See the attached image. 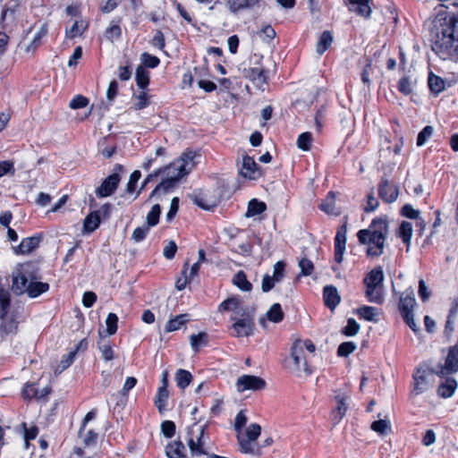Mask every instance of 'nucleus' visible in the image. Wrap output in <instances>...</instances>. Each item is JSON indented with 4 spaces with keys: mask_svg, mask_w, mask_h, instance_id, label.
Segmentation results:
<instances>
[{
    "mask_svg": "<svg viewBox=\"0 0 458 458\" xmlns=\"http://www.w3.org/2000/svg\"><path fill=\"white\" fill-rule=\"evenodd\" d=\"M16 313H2L0 315V337L13 335L18 331Z\"/></svg>",
    "mask_w": 458,
    "mask_h": 458,
    "instance_id": "4468645a",
    "label": "nucleus"
},
{
    "mask_svg": "<svg viewBox=\"0 0 458 458\" xmlns=\"http://www.w3.org/2000/svg\"><path fill=\"white\" fill-rule=\"evenodd\" d=\"M384 273L381 267L372 269L364 278L365 284L383 285Z\"/></svg>",
    "mask_w": 458,
    "mask_h": 458,
    "instance_id": "7c9ffc66",
    "label": "nucleus"
},
{
    "mask_svg": "<svg viewBox=\"0 0 458 458\" xmlns=\"http://www.w3.org/2000/svg\"><path fill=\"white\" fill-rule=\"evenodd\" d=\"M333 42V36L330 31L326 30L324 31L316 47V51L318 55H322L332 44Z\"/></svg>",
    "mask_w": 458,
    "mask_h": 458,
    "instance_id": "e433bc0d",
    "label": "nucleus"
},
{
    "mask_svg": "<svg viewBox=\"0 0 458 458\" xmlns=\"http://www.w3.org/2000/svg\"><path fill=\"white\" fill-rule=\"evenodd\" d=\"M266 387V381L253 375H242L236 381V389L242 393L247 390L259 391Z\"/></svg>",
    "mask_w": 458,
    "mask_h": 458,
    "instance_id": "9b49d317",
    "label": "nucleus"
},
{
    "mask_svg": "<svg viewBox=\"0 0 458 458\" xmlns=\"http://www.w3.org/2000/svg\"><path fill=\"white\" fill-rule=\"evenodd\" d=\"M360 330V325L353 318H349L347 321V326L344 327L343 333L345 335L352 336L355 335Z\"/></svg>",
    "mask_w": 458,
    "mask_h": 458,
    "instance_id": "052dcab7",
    "label": "nucleus"
},
{
    "mask_svg": "<svg viewBox=\"0 0 458 458\" xmlns=\"http://www.w3.org/2000/svg\"><path fill=\"white\" fill-rule=\"evenodd\" d=\"M89 98L82 95H78L70 101L69 107L72 109L84 108L89 105Z\"/></svg>",
    "mask_w": 458,
    "mask_h": 458,
    "instance_id": "bf43d9fd",
    "label": "nucleus"
},
{
    "mask_svg": "<svg viewBox=\"0 0 458 458\" xmlns=\"http://www.w3.org/2000/svg\"><path fill=\"white\" fill-rule=\"evenodd\" d=\"M240 300L236 297H231L224 301L218 307L219 311L232 310L235 315L241 314Z\"/></svg>",
    "mask_w": 458,
    "mask_h": 458,
    "instance_id": "473e14b6",
    "label": "nucleus"
},
{
    "mask_svg": "<svg viewBox=\"0 0 458 458\" xmlns=\"http://www.w3.org/2000/svg\"><path fill=\"white\" fill-rule=\"evenodd\" d=\"M351 396L348 393L335 392V406L331 412V418L334 425H337L345 416L349 409V401Z\"/></svg>",
    "mask_w": 458,
    "mask_h": 458,
    "instance_id": "9d476101",
    "label": "nucleus"
},
{
    "mask_svg": "<svg viewBox=\"0 0 458 458\" xmlns=\"http://www.w3.org/2000/svg\"><path fill=\"white\" fill-rule=\"evenodd\" d=\"M370 428L381 436L391 432V423L388 420H378L372 422Z\"/></svg>",
    "mask_w": 458,
    "mask_h": 458,
    "instance_id": "c03bdc74",
    "label": "nucleus"
},
{
    "mask_svg": "<svg viewBox=\"0 0 458 458\" xmlns=\"http://www.w3.org/2000/svg\"><path fill=\"white\" fill-rule=\"evenodd\" d=\"M47 27L46 24H42L30 42H23L19 45L21 51L26 55L34 54L38 47L41 45V39L47 35Z\"/></svg>",
    "mask_w": 458,
    "mask_h": 458,
    "instance_id": "dca6fc26",
    "label": "nucleus"
},
{
    "mask_svg": "<svg viewBox=\"0 0 458 458\" xmlns=\"http://www.w3.org/2000/svg\"><path fill=\"white\" fill-rule=\"evenodd\" d=\"M365 295L369 301L381 304L384 301L383 285L365 284Z\"/></svg>",
    "mask_w": 458,
    "mask_h": 458,
    "instance_id": "393cba45",
    "label": "nucleus"
},
{
    "mask_svg": "<svg viewBox=\"0 0 458 458\" xmlns=\"http://www.w3.org/2000/svg\"><path fill=\"white\" fill-rule=\"evenodd\" d=\"M200 159L201 154L199 152L189 148L182 153L179 160L169 165L174 168V175L181 179L189 174L195 165L200 162Z\"/></svg>",
    "mask_w": 458,
    "mask_h": 458,
    "instance_id": "423d86ee",
    "label": "nucleus"
},
{
    "mask_svg": "<svg viewBox=\"0 0 458 458\" xmlns=\"http://www.w3.org/2000/svg\"><path fill=\"white\" fill-rule=\"evenodd\" d=\"M284 366L290 373L300 378H307L313 372L299 344H293L290 356L284 360Z\"/></svg>",
    "mask_w": 458,
    "mask_h": 458,
    "instance_id": "20e7f679",
    "label": "nucleus"
},
{
    "mask_svg": "<svg viewBox=\"0 0 458 458\" xmlns=\"http://www.w3.org/2000/svg\"><path fill=\"white\" fill-rule=\"evenodd\" d=\"M84 430L85 428H82V427L79 430V437L81 439L82 444L87 447L94 445L97 443L98 434L92 429L86 432Z\"/></svg>",
    "mask_w": 458,
    "mask_h": 458,
    "instance_id": "37998d69",
    "label": "nucleus"
},
{
    "mask_svg": "<svg viewBox=\"0 0 458 458\" xmlns=\"http://www.w3.org/2000/svg\"><path fill=\"white\" fill-rule=\"evenodd\" d=\"M357 314L367 321H377L378 309L371 306H362L357 310Z\"/></svg>",
    "mask_w": 458,
    "mask_h": 458,
    "instance_id": "2f4dec72",
    "label": "nucleus"
},
{
    "mask_svg": "<svg viewBox=\"0 0 458 458\" xmlns=\"http://www.w3.org/2000/svg\"><path fill=\"white\" fill-rule=\"evenodd\" d=\"M188 317V314H181L174 317V318L169 319L165 325V331L173 332L178 330L182 325H184L189 320Z\"/></svg>",
    "mask_w": 458,
    "mask_h": 458,
    "instance_id": "ea45409f",
    "label": "nucleus"
},
{
    "mask_svg": "<svg viewBox=\"0 0 458 458\" xmlns=\"http://www.w3.org/2000/svg\"><path fill=\"white\" fill-rule=\"evenodd\" d=\"M398 234L403 240V242L407 245L408 250L412 236V225L407 221L402 222L399 227Z\"/></svg>",
    "mask_w": 458,
    "mask_h": 458,
    "instance_id": "c9c22d12",
    "label": "nucleus"
},
{
    "mask_svg": "<svg viewBox=\"0 0 458 458\" xmlns=\"http://www.w3.org/2000/svg\"><path fill=\"white\" fill-rule=\"evenodd\" d=\"M346 225L341 226L335 238V260L341 263L344 259V253L346 245Z\"/></svg>",
    "mask_w": 458,
    "mask_h": 458,
    "instance_id": "a211bd4d",
    "label": "nucleus"
},
{
    "mask_svg": "<svg viewBox=\"0 0 458 458\" xmlns=\"http://www.w3.org/2000/svg\"><path fill=\"white\" fill-rule=\"evenodd\" d=\"M196 431L198 432L196 436V440L191 437L189 441L188 445L191 449V452L193 455H200L205 454L206 452L203 449V442H202V436L204 433V428L202 426L196 427Z\"/></svg>",
    "mask_w": 458,
    "mask_h": 458,
    "instance_id": "4be33fe9",
    "label": "nucleus"
},
{
    "mask_svg": "<svg viewBox=\"0 0 458 458\" xmlns=\"http://www.w3.org/2000/svg\"><path fill=\"white\" fill-rule=\"evenodd\" d=\"M191 374L185 369H180L175 373V381L177 386L181 389H185L191 382Z\"/></svg>",
    "mask_w": 458,
    "mask_h": 458,
    "instance_id": "58836bf2",
    "label": "nucleus"
},
{
    "mask_svg": "<svg viewBox=\"0 0 458 458\" xmlns=\"http://www.w3.org/2000/svg\"><path fill=\"white\" fill-rule=\"evenodd\" d=\"M39 242V236L24 238L14 250L17 254H29L38 246Z\"/></svg>",
    "mask_w": 458,
    "mask_h": 458,
    "instance_id": "5701e85b",
    "label": "nucleus"
},
{
    "mask_svg": "<svg viewBox=\"0 0 458 458\" xmlns=\"http://www.w3.org/2000/svg\"><path fill=\"white\" fill-rule=\"evenodd\" d=\"M243 76L256 90L264 91L267 85V75L262 66H249L243 69Z\"/></svg>",
    "mask_w": 458,
    "mask_h": 458,
    "instance_id": "1a4fd4ad",
    "label": "nucleus"
},
{
    "mask_svg": "<svg viewBox=\"0 0 458 458\" xmlns=\"http://www.w3.org/2000/svg\"><path fill=\"white\" fill-rule=\"evenodd\" d=\"M31 263L20 264L13 275L12 289L17 294L27 293L35 298L49 289L47 283L37 282Z\"/></svg>",
    "mask_w": 458,
    "mask_h": 458,
    "instance_id": "7ed1b4c3",
    "label": "nucleus"
},
{
    "mask_svg": "<svg viewBox=\"0 0 458 458\" xmlns=\"http://www.w3.org/2000/svg\"><path fill=\"white\" fill-rule=\"evenodd\" d=\"M120 182V176L117 174H113L106 177L101 185L97 188L96 194L98 197L110 196L117 188Z\"/></svg>",
    "mask_w": 458,
    "mask_h": 458,
    "instance_id": "f3484780",
    "label": "nucleus"
},
{
    "mask_svg": "<svg viewBox=\"0 0 458 458\" xmlns=\"http://www.w3.org/2000/svg\"><path fill=\"white\" fill-rule=\"evenodd\" d=\"M389 233L388 224L386 219H373L369 228L358 232L357 237L360 244L366 246L369 257H379L384 252L385 242Z\"/></svg>",
    "mask_w": 458,
    "mask_h": 458,
    "instance_id": "f257e3e1",
    "label": "nucleus"
},
{
    "mask_svg": "<svg viewBox=\"0 0 458 458\" xmlns=\"http://www.w3.org/2000/svg\"><path fill=\"white\" fill-rule=\"evenodd\" d=\"M118 317L114 313H109L106 319V331L108 335H114L117 331Z\"/></svg>",
    "mask_w": 458,
    "mask_h": 458,
    "instance_id": "6e6d98bb",
    "label": "nucleus"
},
{
    "mask_svg": "<svg viewBox=\"0 0 458 458\" xmlns=\"http://www.w3.org/2000/svg\"><path fill=\"white\" fill-rule=\"evenodd\" d=\"M414 83L409 77H403L398 82V89L403 95H411L413 92Z\"/></svg>",
    "mask_w": 458,
    "mask_h": 458,
    "instance_id": "864d4df0",
    "label": "nucleus"
},
{
    "mask_svg": "<svg viewBox=\"0 0 458 458\" xmlns=\"http://www.w3.org/2000/svg\"><path fill=\"white\" fill-rule=\"evenodd\" d=\"M435 373L428 369H418L413 374V388L411 394H421L433 387Z\"/></svg>",
    "mask_w": 458,
    "mask_h": 458,
    "instance_id": "0eeeda50",
    "label": "nucleus"
},
{
    "mask_svg": "<svg viewBox=\"0 0 458 458\" xmlns=\"http://www.w3.org/2000/svg\"><path fill=\"white\" fill-rule=\"evenodd\" d=\"M401 214L410 219H418L420 216V211L414 209L411 205L405 204L401 210Z\"/></svg>",
    "mask_w": 458,
    "mask_h": 458,
    "instance_id": "774afa93",
    "label": "nucleus"
},
{
    "mask_svg": "<svg viewBox=\"0 0 458 458\" xmlns=\"http://www.w3.org/2000/svg\"><path fill=\"white\" fill-rule=\"evenodd\" d=\"M266 204L256 199H251L248 205L247 216H253L261 214L266 210Z\"/></svg>",
    "mask_w": 458,
    "mask_h": 458,
    "instance_id": "8fccbe9b",
    "label": "nucleus"
},
{
    "mask_svg": "<svg viewBox=\"0 0 458 458\" xmlns=\"http://www.w3.org/2000/svg\"><path fill=\"white\" fill-rule=\"evenodd\" d=\"M356 349V345L352 342L342 343L337 350L339 356L346 357Z\"/></svg>",
    "mask_w": 458,
    "mask_h": 458,
    "instance_id": "0e129e2a",
    "label": "nucleus"
},
{
    "mask_svg": "<svg viewBox=\"0 0 458 458\" xmlns=\"http://www.w3.org/2000/svg\"><path fill=\"white\" fill-rule=\"evenodd\" d=\"M100 224V217L98 213H90L84 220V229L88 233L94 232Z\"/></svg>",
    "mask_w": 458,
    "mask_h": 458,
    "instance_id": "de8ad7c7",
    "label": "nucleus"
},
{
    "mask_svg": "<svg viewBox=\"0 0 458 458\" xmlns=\"http://www.w3.org/2000/svg\"><path fill=\"white\" fill-rule=\"evenodd\" d=\"M378 194L384 201L392 203L397 199L399 189L386 178H383L378 185Z\"/></svg>",
    "mask_w": 458,
    "mask_h": 458,
    "instance_id": "2eb2a0df",
    "label": "nucleus"
},
{
    "mask_svg": "<svg viewBox=\"0 0 458 458\" xmlns=\"http://www.w3.org/2000/svg\"><path fill=\"white\" fill-rule=\"evenodd\" d=\"M149 95L147 89H141L139 94L134 95L133 107L135 110H140L147 107L149 104Z\"/></svg>",
    "mask_w": 458,
    "mask_h": 458,
    "instance_id": "a18cd8bd",
    "label": "nucleus"
},
{
    "mask_svg": "<svg viewBox=\"0 0 458 458\" xmlns=\"http://www.w3.org/2000/svg\"><path fill=\"white\" fill-rule=\"evenodd\" d=\"M416 305L415 295L412 288L407 289L400 296L399 310L401 315L413 313Z\"/></svg>",
    "mask_w": 458,
    "mask_h": 458,
    "instance_id": "6ab92c4d",
    "label": "nucleus"
},
{
    "mask_svg": "<svg viewBox=\"0 0 458 458\" xmlns=\"http://www.w3.org/2000/svg\"><path fill=\"white\" fill-rule=\"evenodd\" d=\"M379 202L374 196V191L371 190V191L367 195V202L364 206V211L365 212H373L377 209L378 207Z\"/></svg>",
    "mask_w": 458,
    "mask_h": 458,
    "instance_id": "e2e57ef3",
    "label": "nucleus"
},
{
    "mask_svg": "<svg viewBox=\"0 0 458 458\" xmlns=\"http://www.w3.org/2000/svg\"><path fill=\"white\" fill-rule=\"evenodd\" d=\"M299 267L301 276H310L314 270L313 263L305 257L299 261Z\"/></svg>",
    "mask_w": 458,
    "mask_h": 458,
    "instance_id": "4d7b16f0",
    "label": "nucleus"
},
{
    "mask_svg": "<svg viewBox=\"0 0 458 458\" xmlns=\"http://www.w3.org/2000/svg\"><path fill=\"white\" fill-rule=\"evenodd\" d=\"M165 452L169 458H183L185 446L182 442L174 441L166 446Z\"/></svg>",
    "mask_w": 458,
    "mask_h": 458,
    "instance_id": "c756f323",
    "label": "nucleus"
},
{
    "mask_svg": "<svg viewBox=\"0 0 458 458\" xmlns=\"http://www.w3.org/2000/svg\"><path fill=\"white\" fill-rule=\"evenodd\" d=\"M335 193L334 191H329L327 196L319 205V208L331 216H339L340 210L335 207Z\"/></svg>",
    "mask_w": 458,
    "mask_h": 458,
    "instance_id": "b1692460",
    "label": "nucleus"
},
{
    "mask_svg": "<svg viewBox=\"0 0 458 458\" xmlns=\"http://www.w3.org/2000/svg\"><path fill=\"white\" fill-rule=\"evenodd\" d=\"M51 388L49 386H46L39 388L36 384H26L22 389V396L25 399H42L49 394Z\"/></svg>",
    "mask_w": 458,
    "mask_h": 458,
    "instance_id": "aec40b11",
    "label": "nucleus"
},
{
    "mask_svg": "<svg viewBox=\"0 0 458 458\" xmlns=\"http://www.w3.org/2000/svg\"><path fill=\"white\" fill-rule=\"evenodd\" d=\"M150 227L148 225L137 227L131 234V239L136 242H141L148 234Z\"/></svg>",
    "mask_w": 458,
    "mask_h": 458,
    "instance_id": "680f3d73",
    "label": "nucleus"
},
{
    "mask_svg": "<svg viewBox=\"0 0 458 458\" xmlns=\"http://www.w3.org/2000/svg\"><path fill=\"white\" fill-rule=\"evenodd\" d=\"M172 175H174V168L170 165H166L163 168L157 169L154 171L153 173L149 174L145 180L143 181V183L138 191L137 195H139L140 191L149 182H157L158 179L163 181L164 178L172 177Z\"/></svg>",
    "mask_w": 458,
    "mask_h": 458,
    "instance_id": "412c9836",
    "label": "nucleus"
},
{
    "mask_svg": "<svg viewBox=\"0 0 458 458\" xmlns=\"http://www.w3.org/2000/svg\"><path fill=\"white\" fill-rule=\"evenodd\" d=\"M243 318H237L236 317H232V320L234 321L232 327L234 331L233 334L236 337H243L249 336L252 335L254 323L252 318L249 315H242Z\"/></svg>",
    "mask_w": 458,
    "mask_h": 458,
    "instance_id": "ddd939ff",
    "label": "nucleus"
},
{
    "mask_svg": "<svg viewBox=\"0 0 458 458\" xmlns=\"http://www.w3.org/2000/svg\"><path fill=\"white\" fill-rule=\"evenodd\" d=\"M267 318L268 320L274 323H279L284 318V312L279 303H275L267 312Z\"/></svg>",
    "mask_w": 458,
    "mask_h": 458,
    "instance_id": "09e8293b",
    "label": "nucleus"
},
{
    "mask_svg": "<svg viewBox=\"0 0 458 458\" xmlns=\"http://www.w3.org/2000/svg\"><path fill=\"white\" fill-rule=\"evenodd\" d=\"M208 334L205 332H201L198 335H191L190 336V344L192 350L195 352H199L201 346L208 344Z\"/></svg>",
    "mask_w": 458,
    "mask_h": 458,
    "instance_id": "a19ab883",
    "label": "nucleus"
},
{
    "mask_svg": "<svg viewBox=\"0 0 458 458\" xmlns=\"http://www.w3.org/2000/svg\"><path fill=\"white\" fill-rule=\"evenodd\" d=\"M75 356H76V351H72L69 353H67L66 355H64L60 361V365H59L60 369H57L56 372L61 373L62 371H64V369L69 368L72 365V363L73 362Z\"/></svg>",
    "mask_w": 458,
    "mask_h": 458,
    "instance_id": "13d9d810",
    "label": "nucleus"
},
{
    "mask_svg": "<svg viewBox=\"0 0 458 458\" xmlns=\"http://www.w3.org/2000/svg\"><path fill=\"white\" fill-rule=\"evenodd\" d=\"M370 0H350L352 5H357L354 10L359 15L363 17H369L371 14V7L369 5Z\"/></svg>",
    "mask_w": 458,
    "mask_h": 458,
    "instance_id": "79ce46f5",
    "label": "nucleus"
},
{
    "mask_svg": "<svg viewBox=\"0 0 458 458\" xmlns=\"http://www.w3.org/2000/svg\"><path fill=\"white\" fill-rule=\"evenodd\" d=\"M324 301L325 304L331 310H334L340 302V296L337 289L332 285H327L324 288Z\"/></svg>",
    "mask_w": 458,
    "mask_h": 458,
    "instance_id": "a878e982",
    "label": "nucleus"
},
{
    "mask_svg": "<svg viewBox=\"0 0 458 458\" xmlns=\"http://www.w3.org/2000/svg\"><path fill=\"white\" fill-rule=\"evenodd\" d=\"M161 214V207L159 203H154L150 211L147 214L146 221L148 226H155L158 224Z\"/></svg>",
    "mask_w": 458,
    "mask_h": 458,
    "instance_id": "49530a36",
    "label": "nucleus"
},
{
    "mask_svg": "<svg viewBox=\"0 0 458 458\" xmlns=\"http://www.w3.org/2000/svg\"><path fill=\"white\" fill-rule=\"evenodd\" d=\"M135 80L140 89H146L149 82V72L142 65H139L136 69Z\"/></svg>",
    "mask_w": 458,
    "mask_h": 458,
    "instance_id": "4c0bfd02",
    "label": "nucleus"
},
{
    "mask_svg": "<svg viewBox=\"0 0 458 458\" xmlns=\"http://www.w3.org/2000/svg\"><path fill=\"white\" fill-rule=\"evenodd\" d=\"M400 152L401 147L399 145H394V147L387 145L379 150V157L382 162L390 163L392 161V157L399 155Z\"/></svg>",
    "mask_w": 458,
    "mask_h": 458,
    "instance_id": "72a5a7b5",
    "label": "nucleus"
},
{
    "mask_svg": "<svg viewBox=\"0 0 458 458\" xmlns=\"http://www.w3.org/2000/svg\"><path fill=\"white\" fill-rule=\"evenodd\" d=\"M169 396V392L165 387H159L156 395L155 404L157 407L159 412H163L165 408L166 401Z\"/></svg>",
    "mask_w": 458,
    "mask_h": 458,
    "instance_id": "3c124183",
    "label": "nucleus"
},
{
    "mask_svg": "<svg viewBox=\"0 0 458 458\" xmlns=\"http://www.w3.org/2000/svg\"><path fill=\"white\" fill-rule=\"evenodd\" d=\"M190 199L199 208L210 210L219 204L221 191L218 187L196 191L190 195Z\"/></svg>",
    "mask_w": 458,
    "mask_h": 458,
    "instance_id": "39448f33",
    "label": "nucleus"
},
{
    "mask_svg": "<svg viewBox=\"0 0 458 458\" xmlns=\"http://www.w3.org/2000/svg\"><path fill=\"white\" fill-rule=\"evenodd\" d=\"M240 450L244 454H259V447L258 446L256 441L246 438L245 437H238Z\"/></svg>",
    "mask_w": 458,
    "mask_h": 458,
    "instance_id": "c85d7f7f",
    "label": "nucleus"
},
{
    "mask_svg": "<svg viewBox=\"0 0 458 458\" xmlns=\"http://www.w3.org/2000/svg\"><path fill=\"white\" fill-rule=\"evenodd\" d=\"M161 431L165 437H172L175 433V424L171 420H165L161 424Z\"/></svg>",
    "mask_w": 458,
    "mask_h": 458,
    "instance_id": "338daca9",
    "label": "nucleus"
},
{
    "mask_svg": "<svg viewBox=\"0 0 458 458\" xmlns=\"http://www.w3.org/2000/svg\"><path fill=\"white\" fill-rule=\"evenodd\" d=\"M89 26L88 21L83 19L75 20L72 27L65 31V37L72 39L77 37H81Z\"/></svg>",
    "mask_w": 458,
    "mask_h": 458,
    "instance_id": "bb28decb",
    "label": "nucleus"
},
{
    "mask_svg": "<svg viewBox=\"0 0 458 458\" xmlns=\"http://www.w3.org/2000/svg\"><path fill=\"white\" fill-rule=\"evenodd\" d=\"M233 284L244 292H250L252 289V284L248 281L243 271H239L234 275Z\"/></svg>",
    "mask_w": 458,
    "mask_h": 458,
    "instance_id": "f704fd0d",
    "label": "nucleus"
},
{
    "mask_svg": "<svg viewBox=\"0 0 458 458\" xmlns=\"http://www.w3.org/2000/svg\"><path fill=\"white\" fill-rule=\"evenodd\" d=\"M141 64L144 68H155L157 67L160 61L157 56L151 55L148 53H143L140 56Z\"/></svg>",
    "mask_w": 458,
    "mask_h": 458,
    "instance_id": "5fc2aeb1",
    "label": "nucleus"
},
{
    "mask_svg": "<svg viewBox=\"0 0 458 458\" xmlns=\"http://www.w3.org/2000/svg\"><path fill=\"white\" fill-rule=\"evenodd\" d=\"M457 381L453 377L446 378L437 389V394L443 398L451 397L457 388Z\"/></svg>",
    "mask_w": 458,
    "mask_h": 458,
    "instance_id": "cd10ccee",
    "label": "nucleus"
},
{
    "mask_svg": "<svg viewBox=\"0 0 458 458\" xmlns=\"http://www.w3.org/2000/svg\"><path fill=\"white\" fill-rule=\"evenodd\" d=\"M180 179L175 175H172V177H165L161 181L152 191L147 201L162 203L167 200L166 196L168 193L172 192L175 188L178 181Z\"/></svg>",
    "mask_w": 458,
    "mask_h": 458,
    "instance_id": "6e6552de",
    "label": "nucleus"
},
{
    "mask_svg": "<svg viewBox=\"0 0 458 458\" xmlns=\"http://www.w3.org/2000/svg\"><path fill=\"white\" fill-rule=\"evenodd\" d=\"M260 432H261V428L259 424H256V423L250 424L247 428L246 434L244 437L248 439L256 441L258 439V437H259Z\"/></svg>",
    "mask_w": 458,
    "mask_h": 458,
    "instance_id": "69168bd1",
    "label": "nucleus"
},
{
    "mask_svg": "<svg viewBox=\"0 0 458 458\" xmlns=\"http://www.w3.org/2000/svg\"><path fill=\"white\" fill-rule=\"evenodd\" d=\"M239 174L244 179L255 181L261 176L262 173L253 157L243 155Z\"/></svg>",
    "mask_w": 458,
    "mask_h": 458,
    "instance_id": "f8f14e48",
    "label": "nucleus"
},
{
    "mask_svg": "<svg viewBox=\"0 0 458 458\" xmlns=\"http://www.w3.org/2000/svg\"><path fill=\"white\" fill-rule=\"evenodd\" d=\"M433 50L442 59L458 61V13L450 17L437 34Z\"/></svg>",
    "mask_w": 458,
    "mask_h": 458,
    "instance_id": "f03ea898",
    "label": "nucleus"
},
{
    "mask_svg": "<svg viewBox=\"0 0 458 458\" xmlns=\"http://www.w3.org/2000/svg\"><path fill=\"white\" fill-rule=\"evenodd\" d=\"M428 87L433 93L438 94L444 90L445 81L438 76L430 74L428 77Z\"/></svg>",
    "mask_w": 458,
    "mask_h": 458,
    "instance_id": "603ef678",
    "label": "nucleus"
}]
</instances>
